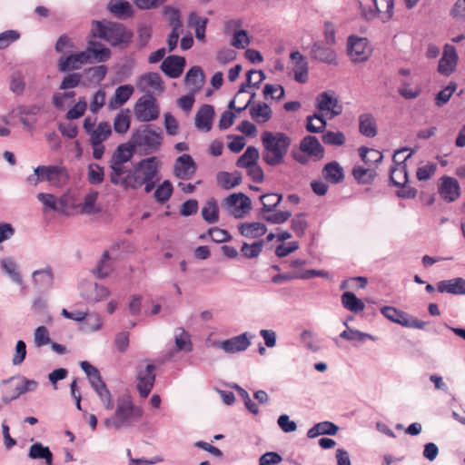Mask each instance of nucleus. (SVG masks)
I'll list each match as a JSON object with an SVG mask.
<instances>
[{"mask_svg":"<svg viewBox=\"0 0 465 465\" xmlns=\"http://www.w3.org/2000/svg\"><path fill=\"white\" fill-rule=\"evenodd\" d=\"M458 61L456 49L453 45L446 44L442 57L439 61L438 71L444 75H450L455 69Z\"/></svg>","mask_w":465,"mask_h":465,"instance_id":"obj_18","label":"nucleus"},{"mask_svg":"<svg viewBox=\"0 0 465 465\" xmlns=\"http://www.w3.org/2000/svg\"><path fill=\"white\" fill-rule=\"evenodd\" d=\"M186 61L184 57L170 55L166 57L162 64L161 70L170 78H178L183 72Z\"/></svg>","mask_w":465,"mask_h":465,"instance_id":"obj_19","label":"nucleus"},{"mask_svg":"<svg viewBox=\"0 0 465 465\" xmlns=\"http://www.w3.org/2000/svg\"><path fill=\"white\" fill-rule=\"evenodd\" d=\"M438 193L446 203H453L460 196V186L457 179L443 175L439 179Z\"/></svg>","mask_w":465,"mask_h":465,"instance_id":"obj_12","label":"nucleus"},{"mask_svg":"<svg viewBox=\"0 0 465 465\" xmlns=\"http://www.w3.org/2000/svg\"><path fill=\"white\" fill-rule=\"evenodd\" d=\"M348 55L354 63L365 62L369 59L371 50L365 37L351 35L347 43Z\"/></svg>","mask_w":465,"mask_h":465,"instance_id":"obj_10","label":"nucleus"},{"mask_svg":"<svg viewBox=\"0 0 465 465\" xmlns=\"http://www.w3.org/2000/svg\"><path fill=\"white\" fill-rule=\"evenodd\" d=\"M317 109L319 113L326 112L330 114V118L341 114L342 108L339 104L338 100L334 98L329 92H322L317 96Z\"/></svg>","mask_w":465,"mask_h":465,"instance_id":"obj_16","label":"nucleus"},{"mask_svg":"<svg viewBox=\"0 0 465 465\" xmlns=\"http://www.w3.org/2000/svg\"><path fill=\"white\" fill-rule=\"evenodd\" d=\"M288 147H264L263 161L269 165H277L283 160Z\"/></svg>","mask_w":465,"mask_h":465,"instance_id":"obj_32","label":"nucleus"},{"mask_svg":"<svg viewBox=\"0 0 465 465\" xmlns=\"http://www.w3.org/2000/svg\"><path fill=\"white\" fill-rule=\"evenodd\" d=\"M174 342L177 351L191 352L193 343L190 334L182 327L176 328L174 331Z\"/></svg>","mask_w":465,"mask_h":465,"instance_id":"obj_38","label":"nucleus"},{"mask_svg":"<svg viewBox=\"0 0 465 465\" xmlns=\"http://www.w3.org/2000/svg\"><path fill=\"white\" fill-rule=\"evenodd\" d=\"M415 153L411 147H399L392 155V166L406 165L405 162Z\"/></svg>","mask_w":465,"mask_h":465,"instance_id":"obj_57","label":"nucleus"},{"mask_svg":"<svg viewBox=\"0 0 465 465\" xmlns=\"http://www.w3.org/2000/svg\"><path fill=\"white\" fill-rule=\"evenodd\" d=\"M134 114L138 120L150 122L159 117L160 109L156 98L146 94L139 98L134 105Z\"/></svg>","mask_w":465,"mask_h":465,"instance_id":"obj_8","label":"nucleus"},{"mask_svg":"<svg viewBox=\"0 0 465 465\" xmlns=\"http://www.w3.org/2000/svg\"><path fill=\"white\" fill-rule=\"evenodd\" d=\"M240 233L246 238H257L267 232L266 225L262 223H244L239 226Z\"/></svg>","mask_w":465,"mask_h":465,"instance_id":"obj_29","label":"nucleus"},{"mask_svg":"<svg viewBox=\"0 0 465 465\" xmlns=\"http://www.w3.org/2000/svg\"><path fill=\"white\" fill-rule=\"evenodd\" d=\"M251 117L258 124L268 122L272 117V109L265 103H259L250 108Z\"/></svg>","mask_w":465,"mask_h":465,"instance_id":"obj_39","label":"nucleus"},{"mask_svg":"<svg viewBox=\"0 0 465 465\" xmlns=\"http://www.w3.org/2000/svg\"><path fill=\"white\" fill-rule=\"evenodd\" d=\"M32 277L35 283L41 288H48L53 284L54 275L51 267L35 271Z\"/></svg>","mask_w":465,"mask_h":465,"instance_id":"obj_45","label":"nucleus"},{"mask_svg":"<svg viewBox=\"0 0 465 465\" xmlns=\"http://www.w3.org/2000/svg\"><path fill=\"white\" fill-rule=\"evenodd\" d=\"M37 199L43 203L45 209L54 212H64L67 206V201L64 197L56 198L54 194L40 193Z\"/></svg>","mask_w":465,"mask_h":465,"instance_id":"obj_23","label":"nucleus"},{"mask_svg":"<svg viewBox=\"0 0 465 465\" xmlns=\"http://www.w3.org/2000/svg\"><path fill=\"white\" fill-rule=\"evenodd\" d=\"M196 169V164L192 156L184 153L176 159L173 173L181 180H189L195 173Z\"/></svg>","mask_w":465,"mask_h":465,"instance_id":"obj_15","label":"nucleus"},{"mask_svg":"<svg viewBox=\"0 0 465 465\" xmlns=\"http://www.w3.org/2000/svg\"><path fill=\"white\" fill-rule=\"evenodd\" d=\"M375 171L371 168H364L362 166H354L352 169V175L354 179L363 184L371 183L375 177Z\"/></svg>","mask_w":465,"mask_h":465,"instance_id":"obj_50","label":"nucleus"},{"mask_svg":"<svg viewBox=\"0 0 465 465\" xmlns=\"http://www.w3.org/2000/svg\"><path fill=\"white\" fill-rule=\"evenodd\" d=\"M339 430V427L331 421H321L314 424L307 431V437L310 439L316 438L320 435H335Z\"/></svg>","mask_w":465,"mask_h":465,"instance_id":"obj_25","label":"nucleus"},{"mask_svg":"<svg viewBox=\"0 0 465 465\" xmlns=\"http://www.w3.org/2000/svg\"><path fill=\"white\" fill-rule=\"evenodd\" d=\"M262 145L266 146H280V145H290L292 141L289 136L283 133L272 134L265 131L262 134Z\"/></svg>","mask_w":465,"mask_h":465,"instance_id":"obj_33","label":"nucleus"},{"mask_svg":"<svg viewBox=\"0 0 465 465\" xmlns=\"http://www.w3.org/2000/svg\"><path fill=\"white\" fill-rule=\"evenodd\" d=\"M216 179L219 186L230 190L242 182V174L237 171L233 173L220 172L217 173Z\"/></svg>","mask_w":465,"mask_h":465,"instance_id":"obj_31","label":"nucleus"},{"mask_svg":"<svg viewBox=\"0 0 465 465\" xmlns=\"http://www.w3.org/2000/svg\"><path fill=\"white\" fill-rule=\"evenodd\" d=\"M110 56V49L104 47L101 43L91 39L88 41V46L84 51L60 57L57 66L60 72L78 70L85 64L105 62Z\"/></svg>","mask_w":465,"mask_h":465,"instance_id":"obj_1","label":"nucleus"},{"mask_svg":"<svg viewBox=\"0 0 465 465\" xmlns=\"http://www.w3.org/2000/svg\"><path fill=\"white\" fill-rule=\"evenodd\" d=\"M154 162V158L142 160L138 167L126 171L125 175L117 177V183H112L121 186L124 191L135 190L141 187L145 180L150 178L149 172Z\"/></svg>","mask_w":465,"mask_h":465,"instance_id":"obj_5","label":"nucleus"},{"mask_svg":"<svg viewBox=\"0 0 465 465\" xmlns=\"http://www.w3.org/2000/svg\"><path fill=\"white\" fill-rule=\"evenodd\" d=\"M98 198V192L90 191L85 194L84 203L81 205V210L84 213L91 214L97 213L99 210L95 208V203Z\"/></svg>","mask_w":465,"mask_h":465,"instance_id":"obj_60","label":"nucleus"},{"mask_svg":"<svg viewBox=\"0 0 465 465\" xmlns=\"http://www.w3.org/2000/svg\"><path fill=\"white\" fill-rule=\"evenodd\" d=\"M204 74L202 68L198 65L192 66L186 73L184 83L188 86H192L196 92L199 91L203 84Z\"/></svg>","mask_w":465,"mask_h":465,"instance_id":"obj_30","label":"nucleus"},{"mask_svg":"<svg viewBox=\"0 0 465 465\" xmlns=\"http://www.w3.org/2000/svg\"><path fill=\"white\" fill-rule=\"evenodd\" d=\"M208 22V18L200 16L195 12H192L188 16L187 25L194 29L195 36L198 40L204 42Z\"/></svg>","mask_w":465,"mask_h":465,"instance_id":"obj_24","label":"nucleus"},{"mask_svg":"<svg viewBox=\"0 0 465 465\" xmlns=\"http://www.w3.org/2000/svg\"><path fill=\"white\" fill-rule=\"evenodd\" d=\"M154 364H147L145 368L137 369L136 389L142 398H146L153 388L156 377Z\"/></svg>","mask_w":465,"mask_h":465,"instance_id":"obj_11","label":"nucleus"},{"mask_svg":"<svg viewBox=\"0 0 465 465\" xmlns=\"http://www.w3.org/2000/svg\"><path fill=\"white\" fill-rule=\"evenodd\" d=\"M259 158V152L256 147H247L244 153L239 157L236 165L239 168H248L249 166L257 163Z\"/></svg>","mask_w":465,"mask_h":465,"instance_id":"obj_52","label":"nucleus"},{"mask_svg":"<svg viewBox=\"0 0 465 465\" xmlns=\"http://www.w3.org/2000/svg\"><path fill=\"white\" fill-rule=\"evenodd\" d=\"M28 457L32 460L43 459L46 465H53V453L48 447L39 442L30 446Z\"/></svg>","mask_w":465,"mask_h":465,"instance_id":"obj_37","label":"nucleus"},{"mask_svg":"<svg viewBox=\"0 0 465 465\" xmlns=\"http://www.w3.org/2000/svg\"><path fill=\"white\" fill-rule=\"evenodd\" d=\"M206 235H209L212 241L222 243L231 241L232 236L228 231L221 229L219 227L210 228L206 233L200 235V239H205Z\"/></svg>","mask_w":465,"mask_h":465,"instance_id":"obj_55","label":"nucleus"},{"mask_svg":"<svg viewBox=\"0 0 465 465\" xmlns=\"http://www.w3.org/2000/svg\"><path fill=\"white\" fill-rule=\"evenodd\" d=\"M253 337L249 332H243L240 335L227 339L217 343V346L226 353H236L245 351L251 345V339Z\"/></svg>","mask_w":465,"mask_h":465,"instance_id":"obj_14","label":"nucleus"},{"mask_svg":"<svg viewBox=\"0 0 465 465\" xmlns=\"http://www.w3.org/2000/svg\"><path fill=\"white\" fill-rule=\"evenodd\" d=\"M450 15L456 22L465 23V0H456L450 10Z\"/></svg>","mask_w":465,"mask_h":465,"instance_id":"obj_64","label":"nucleus"},{"mask_svg":"<svg viewBox=\"0 0 465 465\" xmlns=\"http://www.w3.org/2000/svg\"><path fill=\"white\" fill-rule=\"evenodd\" d=\"M311 56L313 60H317L324 64L334 65L338 64L335 51L324 45L322 42L313 43L311 47Z\"/></svg>","mask_w":465,"mask_h":465,"instance_id":"obj_17","label":"nucleus"},{"mask_svg":"<svg viewBox=\"0 0 465 465\" xmlns=\"http://www.w3.org/2000/svg\"><path fill=\"white\" fill-rule=\"evenodd\" d=\"M104 171L98 163H90L87 168V181L92 185H97L104 182Z\"/></svg>","mask_w":465,"mask_h":465,"instance_id":"obj_54","label":"nucleus"},{"mask_svg":"<svg viewBox=\"0 0 465 465\" xmlns=\"http://www.w3.org/2000/svg\"><path fill=\"white\" fill-rule=\"evenodd\" d=\"M80 367L86 374L88 381L91 384V387L96 392L100 401L103 402L104 408L106 410H113L114 402L112 400L111 392L109 391L106 384L103 381L101 373L98 371V369L86 361H81Z\"/></svg>","mask_w":465,"mask_h":465,"instance_id":"obj_6","label":"nucleus"},{"mask_svg":"<svg viewBox=\"0 0 465 465\" xmlns=\"http://www.w3.org/2000/svg\"><path fill=\"white\" fill-rule=\"evenodd\" d=\"M134 88L131 84L120 85L115 89L114 96L108 102V108L115 110L124 105L133 95Z\"/></svg>","mask_w":465,"mask_h":465,"instance_id":"obj_21","label":"nucleus"},{"mask_svg":"<svg viewBox=\"0 0 465 465\" xmlns=\"http://www.w3.org/2000/svg\"><path fill=\"white\" fill-rule=\"evenodd\" d=\"M130 127V116L127 112L121 111L114 118V128L118 134H124Z\"/></svg>","mask_w":465,"mask_h":465,"instance_id":"obj_62","label":"nucleus"},{"mask_svg":"<svg viewBox=\"0 0 465 465\" xmlns=\"http://www.w3.org/2000/svg\"><path fill=\"white\" fill-rule=\"evenodd\" d=\"M326 126L324 114L322 113H315L313 115L307 116L306 129L310 133L322 132Z\"/></svg>","mask_w":465,"mask_h":465,"instance_id":"obj_51","label":"nucleus"},{"mask_svg":"<svg viewBox=\"0 0 465 465\" xmlns=\"http://www.w3.org/2000/svg\"><path fill=\"white\" fill-rule=\"evenodd\" d=\"M107 8L116 17H129L133 14L132 5L126 0H110Z\"/></svg>","mask_w":465,"mask_h":465,"instance_id":"obj_36","label":"nucleus"},{"mask_svg":"<svg viewBox=\"0 0 465 465\" xmlns=\"http://www.w3.org/2000/svg\"><path fill=\"white\" fill-rule=\"evenodd\" d=\"M359 154L364 163L371 166L381 163L383 159V154L375 147H360Z\"/></svg>","mask_w":465,"mask_h":465,"instance_id":"obj_42","label":"nucleus"},{"mask_svg":"<svg viewBox=\"0 0 465 465\" xmlns=\"http://www.w3.org/2000/svg\"><path fill=\"white\" fill-rule=\"evenodd\" d=\"M214 108L210 104L202 105L195 114V126L196 128H206L207 120L213 119Z\"/></svg>","mask_w":465,"mask_h":465,"instance_id":"obj_49","label":"nucleus"},{"mask_svg":"<svg viewBox=\"0 0 465 465\" xmlns=\"http://www.w3.org/2000/svg\"><path fill=\"white\" fill-rule=\"evenodd\" d=\"M359 130L366 137H374L377 134V124L372 114H362L359 116Z\"/></svg>","mask_w":465,"mask_h":465,"instance_id":"obj_28","label":"nucleus"},{"mask_svg":"<svg viewBox=\"0 0 465 465\" xmlns=\"http://www.w3.org/2000/svg\"><path fill=\"white\" fill-rule=\"evenodd\" d=\"M111 134V124L108 122H101L90 135L92 145H100Z\"/></svg>","mask_w":465,"mask_h":465,"instance_id":"obj_41","label":"nucleus"},{"mask_svg":"<svg viewBox=\"0 0 465 465\" xmlns=\"http://www.w3.org/2000/svg\"><path fill=\"white\" fill-rule=\"evenodd\" d=\"M26 181L34 186L46 182L53 187L62 188L69 181V173L62 164L38 165L35 168L34 173L26 178Z\"/></svg>","mask_w":465,"mask_h":465,"instance_id":"obj_4","label":"nucleus"},{"mask_svg":"<svg viewBox=\"0 0 465 465\" xmlns=\"http://www.w3.org/2000/svg\"><path fill=\"white\" fill-rule=\"evenodd\" d=\"M390 183L394 186L404 185L408 183L407 166H391L390 168Z\"/></svg>","mask_w":465,"mask_h":465,"instance_id":"obj_47","label":"nucleus"},{"mask_svg":"<svg viewBox=\"0 0 465 465\" xmlns=\"http://www.w3.org/2000/svg\"><path fill=\"white\" fill-rule=\"evenodd\" d=\"M173 192V187L169 180L163 181L154 191V199L159 203L167 202Z\"/></svg>","mask_w":465,"mask_h":465,"instance_id":"obj_53","label":"nucleus"},{"mask_svg":"<svg viewBox=\"0 0 465 465\" xmlns=\"http://www.w3.org/2000/svg\"><path fill=\"white\" fill-rule=\"evenodd\" d=\"M322 175L327 181L332 183H339L344 178L343 169L337 162L327 163L322 170Z\"/></svg>","mask_w":465,"mask_h":465,"instance_id":"obj_34","label":"nucleus"},{"mask_svg":"<svg viewBox=\"0 0 465 465\" xmlns=\"http://www.w3.org/2000/svg\"><path fill=\"white\" fill-rule=\"evenodd\" d=\"M292 71L296 82L304 84L308 81L309 65L306 60L295 63Z\"/></svg>","mask_w":465,"mask_h":465,"instance_id":"obj_63","label":"nucleus"},{"mask_svg":"<svg viewBox=\"0 0 465 465\" xmlns=\"http://www.w3.org/2000/svg\"><path fill=\"white\" fill-rule=\"evenodd\" d=\"M203 219L208 223H215L219 220V207L214 198L209 199L202 208Z\"/></svg>","mask_w":465,"mask_h":465,"instance_id":"obj_44","label":"nucleus"},{"mask_svg":"<svg viewBox=\"0 0 465 465\" xmlns=\"http://www.w3.org/2000/svg\"><path fill=\"white\" fill-rule=\"evenodd\" d=\"M91 34L94 38L103 39L113 46H126L133 38V33L124 25L108 20H94Z\"/></svg>","mask_w":465,"mask_h":465,"instance_id":"obj_2","label":"nucleus"},{"mask_svg":"<svg viewBox=\"0 0 465 465\" xmlns=\"http://www.w3.org/2000/svg\"><path fill=\"white\" fill-rule=\"evenodd\" d=\"M114 271V261L111 258L109 252L104 251L101 259L98 261L97 265L93 269V273L100 279L106 278Z\"/></svg>","mask_w":465,"mask_h":465,"instance_id":"obj_27","label":"nucleus"},{"mask_svg":"<svg viewBox=\"0 0 465 465\" xmlns=\"http://www.w3.org/2000/svg\"><path fill=\"white\" fill-rule=\"evenodd\" d=\"M292 155L294 160L305 164L311 159L321 160L324 155V147H297L292 152Z\"/></svg>","mask_w":465,"mask_h":465,"instance_id":"obj_20","label":"nucleus"},{"mask_svg":"<svg viewBox=\"0 0 465 465\" xmlns=\"http://www.w3.org/2000/svg\"><path fill=\"white\" fill-rule=\"evenodd\" d=\"M142 414L141 408L134 405L131 396L123 395L117 398L114 414L104 420V425L115 430L130 427Z\"/></svg>","mask_w":465,"mask_h":465,"instance_id":"obj_3","label":"nucleus"},{"mask_svg":"<svg viewBox=\"0 0 465 465\" xmlns=\"http://www.w3.org/2000/svg\"><path fill=\"white\" fill-rule=\"evenodd\" d=\"M226 202L229 206H235L242 210L250 208L251 206L250 198L242 193L231 194L227 197Z\"/></svg>","mask_w":465,"mask_h":465,"instance_id":"obj_59","label":"nucleus"},{"mask_svg":"<svg viewBox=\"0 0 465 465\" xmlns=\"http://www.w3.org/2000/svg\"><path fill=\"white\" fill-rule=\"evenodd\" d=\"M341 300L342 306L351 312H361L365 308L364 302L351 292H343Z\"/></svg>","mask_w":465,"mask_h":465,"instance_id":"obj_35","label":"nucleus"},{"mask_svg":"<svg viewBox=\"0 0 465 465\" xmlns=\"http://www.w3.org/2000/svg\"><path fill=\"white\" fill-rule=\"evenodd\" d=\"M381 312L389 321L398 323L403 327L409 316L405 312L398 310L397 308L392 306H383L381 309Z\"/></svg>","mask_w":465,"mask_h":465,"instance_id":"obj_46","label":"nucleus"},{"mask_svg":"<svg viewBox=\"0 0 465 465\" xmlns=\"http://www.w3.org/2000/svg\"><path fill=\"white\" fill-rule=\"evenodd\" d=\"M136 148L116 147L110 161L111 173L109 178L111 183H117V177L126 173L124 164L132 159Z\"/></svg>","mask_w":465,"mask_h":465,"instance_id":"obj_7","label":"nucleus"},{"mask_svg":"<svg viewBox=\"0 0 465 465\" xmlns=\"http://www.w3.org/2000/svg\"><path fill=\"white\" fill-rule=\"evenodd\" d=\"M162 139L161 128L147 125L136 130L128 143L120 145H161Z\"/></svg>","mask_w":465,"mask_h":465,"instance_id":"obj_9","label":"nucleus"},{"mask_svg":"<svg viewBox=\"0 0 465 465\" xmlns=\"http://www.w3.org/2000/svg\"><path fill=\"white\" fill-rule=\"evenodd\" d=\"M245 83H242L236 94V97L242 96L247 92L248 87L258 88L259 84L265 79V74L262 70L252 69L248 71Z\"/></svg>","mask_w":465,"mask_h":465,"instance_id":"obj_26","label":"nucleus"},{"mask_svg":"<svg viewBox=\"0 0 465 465\" xmlns=\"http://www.w3.org/2000/svg\"><path fill=\"white\" fill-rule=\"evenodd\" d=\"M374 9L370 8L366 10L362 7L361 12L363 16L371 20L375 16L381 18L385 23L389 21L393 15L394 0H372Z\"/></svg>","mask_w":465,"mask_h":465,"instance_id":"obj_13","label":"nucleus"},{"mask_svg":"<svg viewBox=\"0 0 465 465\" xmlns=\"http://www.w3.org/2000/svg\"><path fill=\"white\" fill-rule=\"evenodd\" d=\"M457 89V84L450 82L446 87L440 91L435 97V104L441 107L446 104Z\"/></svg>","mask_w":465,"mask_h":465,"instance_id":"obj_58","label":"nucleus"},{"mask_svg":"<svg viewBox=\"0 0 465 465\" xmlns=\"http://www.w3.org/2000/svg\"><path fill=\"white\" fill-rule=\"evenodd\" d=\"M141 84H143V89L150 87L158 94H162L164 90L163 82L158 73H148L141 76Z\"/></svg>","mask_w":465,"mask_h":465,"instance_id":"obj_40","label":"nucleus"},{"mask_svg":"<svg viewBox=\"0 0 465 465\" xmlns=\"http://www.w3.org/2000/svg\"><path fill=\"white\" fill-rule=\"evenodd\" d=\"M1 268L10 277V279L18 285H22L23 279L17 270L15 261L11 257H6L1 260Z\"/></svg>","mask_w":465,"mask_h":465,"instance_id":"obj_43","label":"nucleus"},{"mask_svg":"<svg viewBox=\"0 0 465 465\" xmlns=\"http://www.w3.org/2000/svg\"><path fill=\"white\" fill-rule=\"evenodd\" d=\"M263 247V241H258L252 244H249L247 242H243L241 252L242 254L248 259L256 258L260 255V253L262 251Z\"/></svg>","mask_w":465,"mask_h":465,"instance_id":"obj_61","label":"nucleus"},{"mask_svg":"<svg viewBox=\"0 0 465 465\" xmlns=\"http://www.w3.org/2000/svg\"><path fill=\"white\" fill-rule=\"evenodd\" d=\"M439 292H447L453 295H465V279L458 277L450 280L440 281L437 283Z\"/></svg>","mask_w":465,"mask_h":465,"instance_id":"obj_22","label":"nucleus"},{"mask_svg":"<svg viewBox=\"0 0 465 465\" xmlns=\"http://www.w3.org/2000/svg\"><path fill=\"white\" fill-rule=\"evenodd\" d=\"M262 207L260 213H267L275 211V208L282 200V195L278 193H266L261 196Z\"/></svg>","mask_w":465,"mask_h":465,"instance_id":"obj_48","label":"nucleus"},{"mask_svg":"<svg viewBox=\"0 0 465 465\" xmlns=\"http://www.w3.org/2000/svg\"><path fill=\"white\" fill-rule=\"evenodd\" d=\"M262 219L272 224H282L287 222L292 216L290 211H273L272 213H262Z\"/></svg>","mask_w":465,"mask_h":465,"instance_id":"obj_56","label":"nucleus"}]
</instances>
